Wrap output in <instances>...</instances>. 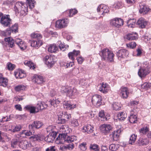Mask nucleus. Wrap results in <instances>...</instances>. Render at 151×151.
I'll list each match as a JSON object with an SVG mask.
<instances>
[{
  "label": "nucleus",
  "mask_w": 151,
  "mask_h": 151,
  "mask_svg": "<svg viewBox=\"0 0 151 151\" xmlns=\"http://www.w3.org/2000/svg\"><path fill=\"white\" fill-rule=\"evenodd\" d=\"M110 24L111 25L119 28L124 24L123 20L120 18H115L111 20Z\"/></svg>",
  "instance_id": "obj_5"
},
{
  "label": "nucleus",
  "mask_w": 151,
  "mask_h": 151,
  "mask_svg": "<svg viewBox=\"0 0 151 151\" xmlns=\"http://www.w3.org/2000/svg\"><path fill=\"white\" fill-rule=\"evenodd\" d=\"M118 119L120 121H123L127 116V114L125 112H122L117 114Z\"/></svg>",
  "instance_id": "obj_37"
},
{
  "label": "nucleus",
  "mask_w": 151,
  "mask_h": 151,
  "mask_svg": "<svg viewBox=\"0 0 151 151\" xmlns=\"http://www.w3.org/2000/svg\"><path fill=\"white\" fill-rule=\"evenodd\" d=\"M25 87L23 85H19L16 86L15 88V90L17 91H19L25 90Z\"/></svg>",
  "instance_id": "obj_58"
},
{
  "label": "nucleus",
  "mask_w": 151,
  "mask_h": 151,
  "mask_svg": "<svg viewBox=\"0 0 151 151\" xmlns=\"http://www.w3.org/2000/svg\"><path fill=\"white\" fill-rule=\"evenodd\" d=\"M89 149L91 151H99L100 148L96 144H91L89 146Z\"/></svg>",
  "instance_id": "obj_40"
},
{
  "label": "nucleus",
  "mask_w": 151,
  "mask_h": 151,
  "mask_svg": "<svg viewBox=\"0 0 151 151\" xmlns=\"http://www.w3.org/2000/svg\"><path fill=\"white\" fill-rule=\"evenodd\" d=\"M20 141H19L17 139L13 140L11 142V146L13 148H16L17 146L19 145V143H20Z\"/></svg>",
  "instance_id": "obj_45"
},
{
  "label": "nucleus",
  "mask_w": 151,
  "mask_h": 151,
  "mask_svg": "<svg viewBox=\"0 0 151 151\" xmlns=\"http://www.w3.org/2000/svg\"><path fill=\"white\" fill-rule=\"evenodd\" d=\"M129 54L128 51L125 49H121L119 50L116 53V55L119 59L122 58L127 57Z\"/></svg>",
  "instance_id": "obj_15"
},
{
  "label": "nucleus",
  "mask_w": 151,
  "mask_h": 151,
  "mask_svg": "<svg viewBox=\"0 0 151 151\" xmlns=\"http://www.w3.org/2000/svg\"><path fill=\"white\" fill-rule=\"evenodd\" d=\"M136 22L135 19H129L127 22V25L129 27H135Z\"/></svg>",
  "instance_id": "obj_39"
},
{
  "label": "nucleus",
  "mask_w": 151,
  "mask_h": 151,
  "mask_svg": "<svg viewBox=\"0 0 151 151\" xmlns=\"http://www.w3.org/2000/svg\"><path fill=\"white\" fill-rule=\"evenodd\" d=\"M77 12V10L75 9H70L69 11V16L72 17L73 15L76 14Z\"/></svg>",
  "instance_id": "obj_61"
},
{
  "label": "nucleus",
  "mask_w": 151,
  "mask_h": 151,
  "mask_svg": "<svg viewBox=\"0 0 151 151\" xmlns=\"http://www.w3.org/2000/svg\"><path fill=\"white\" fill-rule=\"evenodd\" d=\"M65 134H59L58 137L56 139V142H57L58 143H62L63 140H64V137L65 136Z\"/></svg>",
  "instance_id": "obj_38"
},
{
  "label": "nucleus",
  "mask_w": 151,
  "mask_h": 151,
  "mask_svg": "<svg viewBox=\"0 0 151 151\" xmlns=\"http://www.w3.org/2000/svg\"><path fill=\"white\" fill-rule=\"evenodd\" d=\"M25 108L26 110L29 111L31 113H37V109H36V106L34 107L31 106L30 105H27L25 107Z\"/></svg>",
  "instance_id": "obj_36"
},
{
  "label": "nucleus",
  "mask_w": 151,
  "mask_h": 151,
  "mask_svg": "<svg viewBox=\"0 0 151 151\" xmlns=\"http://www.w3.org/2000/svg\"><path fill=\"white\" fill-rule=\"evenodd\" d=\"M97 11L98 12L101 13V14L104 15L105 13H107L109 12V8L104 5L101 4L98 6Z\"/></svg>",
  "instance_id": "obj_18"
},
{
  "label": "nucleus",
  "mask_w": 151,
  "mask_h": 151,
  "mask_svg": "<svg viewBox=\"0 0 151 151\" xmlns=\"http://www.w3.org/2000/svg\"><path fill=\"white\" fill-rule=\"evenodd\" d=\"M19 146L22 149L25 150L27 149L32 147L31 143L27 140L20 141V143L19 144Z\"/></svg>",
  "instance_id": "obj_16"
},
{
  "label": "nucleus",
  "mask_w": 151,
  "mask_h": 151,
  "mask_svg": "<svg viewBox=\"0 0 151 151\" xmlns=\"http://www.w3.org/2000/svg\"><path fill=\"white\" fill-rule=\"evenodd\" d=\"M58 50V47L55 44H51L50 45L48 48V51L51 53H55Z\"/></svg>",
  "instance_id": "obj_33"
},
{
  "label": "nucleus",
  "mask_w": 151,
  "mask_h": 151,
  "mask_svg": "<svg viewBox=\"0 0 151 151\" xmlns=\"http://www.w3.org/2000/svg\"><path fill=\"white\" fill-rule=\"evenodd\" d=\"M113 108L115 110H119L120 109V107L118 105V103H114L113 104Z\"/></svg>",
  "instance_id": "obj_62"
},
{
  "label": "nucleus",
  "mask_w": 151,
  "mask_h": 151,
  "mask_svg": "<svg viewBox=\"0 0 151 151\" xmlns=\"http://www.w3.org/2000/svg\"><path fill=\"white\" fill-rule=\"evenodd\" d=\"M146 65L141 68L138 72L139 76L142 78L145 77L150 72V68L148 65Z\"/></svg>",
  "instance_id": "obj_4"
},
{
  "label": "nucleus",
  "mask_w": 151,
  "mask_h": 151,
  "mask_svg": "<svg viewBox=\"0 0 151 151\" xmlns=\"http://www.w3.org/2000/svg\"><path fill=\"white\" fill-rule=\"evenodd\" d=\"M139 12L143 14H146L150 11L149 7L143 3H141L139 4Z\"/></svg>",
  "instance_id": "obj_10"
},
{
  "label": "nucleus",
  "mask_w": 151,
  "mask_h": 151,
  "mask_svg": "<svg viewBox=\"0 0 151 151\" xmlns=\"http://www.w3.org/2000/svg\"><path fill=\"white\" fill-rule=\"evenodd\" d=\"M8 80L7 78L3 77L1 74H0V84L1 86L4 87H6L8 85Z\"/></svg>",
  "instance_id": "obj_27"
},
{
  "label": "nucleus",
  "mask_w": 151,
  "mask_h": 151,
  "mask_svg": "<svg viewBox=\"0 0 151 151\" xmlns=\"http://www.w3.org/2000/svg\"><path fill=\"white\" fill-rule=\"evenodd\" d=\"M63 91L65 93H66L67 96L73 98L72 96L74 95L76 90V89L70 88H65Z\"/></svg>",
  "instance_id": "obj_20"
},
{
  "label": "nucleus",
  "mask_w": 151,
  "mask_h": 151,
  "mask_svg": "<svg viewBox=\"0 0 151 151\" xmlns=\"http://www.w3.org/2000/svg\"><path fill=\"white\" fill-rule=\"evenodd\" d=\"M53 58V56L46 55L43 58V60L48 67H51L54 64L55 62Z\"/></svg>",
  "instance_id": "obj_8"
},
{
  "label": "nucleus",
  "mask_w": 151,
  "mask_h": 151,
  "mask_svg": "<svg viewBox=\"0 0 151 151\" xmlns=\"http://www.w3.org/2000/svg\"><path fill=\"white\" fill-rule=\"evenodd\" d=\"M4 40L7 43L10 47L12 48L14 46V41L11 37H9L5 38Z\"/></svg>",
  "instance_id": "obj_32"
},
{
  "label": "nucleus",
  "mask_w": 151,
  "mask_h": 151,
  "mask_svg": "<svg viewBox=\"0 0 151 151\" xmlns=\"http://www.w3.org/2000/svg\"><path fill=\"white\" fill-rule=\"evenodd\" d=\"M58 43L59 44V47L60 49L62 51H64L65 50V46L64 45L62 44L60 41H59Z\"/></svg>",
  "instance_id": "obj_64"
},
{
  "label": "nucleus",
  "mask_w": 151,
  "mask_h": 151,
  "mask_svg": "<svg viewBox=\"0 0 151 151\" xmlns=\"http://www.w3.org/2000/svg\"><path fill=\"white\" fill-rule=\"evenodd\" d=\"M86 143L83 142L79 145V147L81 150L83 151H85L86 149Z\"/></svg>",
  "instance_id": "obj_60"
},
{
  "label": "nucleus",
  "mask_w": 151,
  "mask_h": 151,
  "mask_svg": "<svg viewBox=\"0 0 151 151\" xmlns=\"http://www.w3.org/2000/svg\"><path fill=\"white\" fill-rule=\"evenodd\" d=\"M27 1L30 8L31 9L34 8L35 3L34 0H27Z\"/></svg>",
  "instance_id": "obj_53"
},
{
  "label": "nucleus",
  "mask_w": 151,
  "mask_h": 151,
  "mask_svg": "<svg viewBox=\"0 0 151 151\" xmlns=\"http://www.w3.org/2000/svg\"><path fill=\"white\" fill-rule=\"evenodd\" d=\"M102 98L101 96L99 95L93 96L92 98L91 102L94 106L98 107L101 104Z\"/></svg>",
  "instance_id": "obj_6"
},
{
  "label": "nucleus",
  "mask_w": 151,
  "mask_h": 151,
  "mask_svg": "<svg viewBox=\"0 0 151 151\" xmlns=\"http://www.w3.org/2000/svg\"><path fill=\"white\" fill-rule=\"evenodd\" d=\"M15 76L17 78H22L24 77L25 75L24 74V71H21V72H17L15 73Z\"/></svg>",
  "instance_id": "obj_44"
},
{
  "label": "nucleus",
  "mask_w": 151,
  "mask_h": 151,
  "mask_svg": "<svg viewBox=\"0 0 151 151\" xmlns=\"http://www.w3.org/2000/svg\"><path fill=\"white\" fill-rule=\"evenodd\" d=\"M137 24L139 28H145L147 24V22L143 18H140L137 21Z\"/></svg>",
  "instance_id": "obj_22"
},
{
  "label": "nucleus",
  "mask_w": 151,
  "mask_h": 151,
  "mask_svg": "<svg viewBox=\"0 0 151 151\" xmlns=\"http://www.w3.org/2000/svg\"><path fill=\"white\" fill-rule=\"evenodd\" d=\"M43 125V123L39 121H35L33 122L29 126V129L33 130L34 128L36 129H39L41 128Z\"/></svg>",
  "instance_id": "obj_12"
},
{
  "label": "nucleus",
  "mask_w": 151,
  "mask_h": 151,
  "mask_svg": "<svg viewBox=\"0 0 151 151\" xmlns=\"http://www.w3.org/2000/svg\"><path fill=\"white\" fill-rule=\"evenodd\" d=\"M127 47L131 49L134 48L137 45L136 42H132L126 44Z\"/></svg>",
  "instance_id": "obj_51"
},
{
  "label": "nucleus",
  "mask_w": 151,
  "mask_h": 151,
  "mask_svg": "<svg viewBox=\"0 0 151 151\" xmlns=\"http://www.w3.org/2000/svg\"><path fill=\"white\" fill-rule=\"evenodd\" d=\"M47 107V105L44 102L38 103L36 106L37 112H38L39 110L46 108Z\"/></svg>",
  "instance_id": "obj_29"
},
{
  "label": "nucleus",
  "mask_w": 151,
  "mask_h": 151,
  "mask_svg": "<svg viewBox=\"0 0 151 151\" xmlns=\"http://www.w3.org/2000/svg\"><path fill=\"white\" fill-rule=\"evenodd\" d=\"M99 116L100 117L101 121H106L107 119L106 117L105 116L104 111L101 110L99 113Z\"/></svg>",
  "instance_id": "obj_48"
},
{
  "label": "nucleus",
  "mask_w": 151,
  "mask_h": 151,
  "mask_svg": "<svg viewBox=\"0 0 151 151\" xmlns=\"http://www.w3.org/2000/svg\"><path fill=\"white\" fill-rule=\"evenodd\" d=\"M58 116L57 122L58 123L60 124H64L71 117V114H68L66 112L63 113L60 112V114L58 115Z\"/></svg>",
  "instance_id": "obj_3"
},
{
  "label": "nucleus",
  "mask_w": 151,
  "mask_h": 151,
  "mask_svg": "<svg viewBox=\"0 0 151 151\" xmlns=\"http://www.w3.org/2000/svg\"><path fill=\"white\" fill-rule=\"evenodd\" d=\"M80 53L79 50H74L72 52H70L68 55V57L69 58L71 59L72 60H74V57H76Z\"/></svg>",
  "instance_id": "obj_25"
},
{
  "label": "nucleus",
  "mask_w": 151,
  "mask_h": 151,
  "mask_svg": "<svg viewBox=\"0 0 151 151\" xmlns=\"http://www.w3.org/2000/svg\"><path fill=\"white\" fill-rule=\"evenodd\" d=\"M15 42L22 50H24L26 48V46L25 43L21 39L19 38L16 39Z\"/></svg>",
  "instance_id": "obj_19"
},
{
  "label": "nucleus",
  "mask_w": 151,
  "mask_h": 151,
  "mask_svg": "<svg viewBox=\"0 0 151 151\" xmlns=\"http://www.w3.org/2000/svg\"><path fill=\"white\" fill-rule=\"evenodd\" d=\"M126 39L128 40H136L138 38V36L137 35H135L132 34H129L127 35L126 37Z\"/></svg>",
  "instance_id": "obj_41"
},
{
  "label": "nucleus",
  "mask_w": 151,
  "mask_h": 151,
  "mask_svg": "<svg viewBox=\"0 0 151 151\" xmlns=\"http://www.w3.org/2000/svg\"><path fill=\"white\" fill-rule=\"evenodd\" d=\"M68 23L67 19L59 20L56 22L55 26L58 28H62L65 27Z\"/></svg>",
  "instance_id": "obj_14"
},
{
  "label": "nucleus",
  "mask_w": 151,
  "mask_h": 151,
  "mask_svg": "<svg viewBox=\"0 0 151 151\" xmlns=\"http://www.w3.org/2000/svg\"><path fill=\"white\" fill-rule=\"evenodd\" d=\"M9 29L11 30L12 32H17L18 30V25L17 24H15L11 28Z\"/></svg>",
  "instance_id": "obj_57"
},
{
  "label": "nucleus",
  "mask_w": 151,
  "mask_h": 151,
  "mask_svg": "<svg viewBox=\"0 0 151 151\" xmlns=\"http://www.w3.org/2000/svg\"><path fill=\"white\" fill-rule=\"evenodd\" d=\"M57 133L55 132H50L47 137L44 138V140L48 142H52L56 137Z\"/></svg>",
  "instance_id": "obj_13"
},
{
  "label": "nucleus",
  "mask_w": 151,
  "mask_h": 151,
  "mask_svg": "<svg viewBox=\"0 0 151 151\" xmlns=\"http://www.w3.org/2000/svg\"><path fill=\"white\" fill-rule=\"evenodd\" d=\"M120 95L123 99H127L128 96L129 91L128 88L123 86L120 89Z\"/></svg>",
  "instance_id": "obj_11"
},
{
  "label": "nucleus",
  "mask_w": 151,
  "mask_h": 151,
  "mask_svg": "<svg viewBox=\"0 0 151 151\" xmlns=\"http://www.w3.org/2000/svg\"><path fill=\"white\" fill-rule=\"evenodd\" d=\"M98 87L99 88V90L102 93H106L108 92V85L106 83L104 84L103 83L99 85Z\"/></svg>",
  "instance_id": "obj_21"
},
{
  "label": "nucleus",
  "mask_w": 151,
  "mask_h": 151,
  "mask_svg": "<svg viewBox=\"0 0 151 151\" xmlns=\"http://www.w3.org/2000/svg\"><path fill=\"white\" fill-rule=\"evenodd\" d=\"M99 55L101 58L102 60L112 62L114 61V55L108 49L105 48L100 52Z\"/></svg>",
  "instance_id": "obj_1"
},
{
  "label": "nucleus",
  "mask_w": 151,
  "mask_h": 151,
  "mask_svg": "<svg viewBox=\"0 0 151 151\" xmlns=\"http://www.w3.org/2000/svg\"><path fill=\"white\" fill-rule=\"evenodd\" d=\"M93 127L90 124H87L84 126L82 129V131L84 132L90 133L92 132Z\"/></svg>",
  "instance_id": "obj_23"
},
{
  "label": "nucleus",
  "mask_w": 151,
  "mask_h": 151,
  "mask_svg": "<svg viewBox=\"0 0 151 151\" xmlns=\"http://www.w3.org/2000/svg\"><path fill=\"white\" fill-rule=\"evenodd\" d=\"M137 116L136 115V113H132L130 114V116L129 117V120L131 123H135L137 121Z\"/></svg>",
  "instance_id": "obj_31"
},
{
  "label": "nucleus",
  "mask_w": 151,
  "mask_h": 151,
  "mask_svg": "<svg viewBox=\"0 0 151 151\" xmlns=\"http://www.w3.org/2000/svg\"><path fill=\"white\" fill-rule=\"evenodd\" d=\"M148 143L149 140L147 139L140 138L137 141L138 145L139 146L145 145Z\"/></svg>",
  "instance_id": "obj_34"
},
{
  "label": "nucleus",
  "mask_w": 151,
  "mask_h": 151,
  "mask_svg": "<svg viewBox=\"0 0 151 151\" xmlns=\"http://www.w3.org/2000/svg\"><path fill=\"white\" fill-rule=\"evenodd\" d=\"M63 104L64 108H66L69 110L73 109L76 107V104H72L71 103H69L68 101L64 102Z\"/></svg>",
  "instance_id": "obj_26"
},
{
  "label": "nucleus",
  "mask_w": 151,
  "mask_h": 151,
  "mask_svg": "<svg viewBox=\"0 0 151 151\" xmlns=\"http://www.w3.org/2000/svg\"><path fill=\"white\" fill-rule=\"evenodd\" d=\"M11 20L9 15H2L1 17L0 22L4 26L7 27L10 24Z\"/></svg>",
  "instance_id": "obj_7"
},
{
  "label": "nucleus",
  "mask_w": 151,
  "mask_h": 151,
  "mask_svg": "<svg viewBox=\"0 0 151 151\" xmlns=\"http://www.w3.org/2000/svg\"><path fill=\"white\" fill-rule=\"evenodd\" d=\"M65 136L64 137V142L68 143H71L74 140H76V136H73L71 137L68 136L66 134H65Z\"/></svg>",
  "instance_id": "obj_24"
},
{
  "label": "nucleus",
  "mask_w": 151,
  "mask_h": 151,
  "mask_svg": "<svg viewBox=\"0 0 151 151\" xmlns=\"http://www.w3.org/2000/svg\"><path fill=\"white\" fill-rule=\"evenodd\" d=\"M70 123L71 126L73 127H77L79 124L78 120L74 118L71 119Z\"/></svg>",
  "instance_id": "obj_46"
},
{
  "label": "nucleus",
  "mask_w": 151,
  "mask_h": 151,
  "mask_svg": "<svg viewBox=\"0 0 151 151\" xmlns=\"http://www.w3.org/2000/svg\"><path fill=\"white\" fill-rule=\"evenodd\" d=\"M32 80L33 82L38 84H41L45 82V79L41 76L34 75Z\"/></svg>",
  "instance_id": "obj_17"
},
{
  "label": "nucleus",
  "mask_w": 151,
  "mask_h": 151,
  "mask_svg": "<svg viewBox=\"0 0 151 151\" xmlns=\"http://www.w3.org/2000/svg\"><path fill=\"white\" fill-rule=\"evenodd\" d=\"M112 127L109 124H104L100 127L101 132L105 134H108L111 130Z\"/></svg>",
  "instance_id": "obj_9"
},
{
  "label": "nucleus",
  "mask_w": 151,
  "mask_h": 151,
  "mask_svg": "<svg viewBox=\"0 0 151 151\" xmlns=\"http://www.w3.org/2000/svg\"><path fill=\"white\" fill-rule=\"evenodd\" d=\"M30 138H32L34 141H40L44 140L45 137L42 134H38L34 135L31 136Z\"/></svg>",
  "instance_id": "obj_28"
},
{
  "label": "nucleus",
  "mask_w": 151,
  "mask_h": 151,
  "mask_svg": "<svg viewBox=\"0 0 151 151\" xmlns=\"http://www.w3.org/2000/svg\"><path fill=\"white\" fill-rule=\"evenodd\" d=\"M137 138V135L135 134H132L130 136L129 143V144L131 145L133 144L136 140Z\"/></svg>",
  "instance_id": "obj_43"
},
{
  "label": "nucleus",
  "mask_w": 151,
  "mask_h": 151,
  "mask_svg": "<svg viewBox=\"0 0 151 151\" xmlns=\"http://www.w3.org/2000/svg\"><path fill=\"white\" fill-rule=\"evenodd\" d=\"M21 10L24 12H27L28 10V6L27 5L22 3Z\"/></svg>",
  "instance_id": "obj_59"
},
{
  "label": "nucleus",
  "mask_w": 151,
  "mask_h": 151,
  "mask_svg": "<svg viewBox=\"0 0 151 151\" xmlns=\"http://www.w3.org/2000/svg\"><path fill=\"white\" fill-rule=\"evenodd\" d=\"M11 34V31L9 29H7L5 31H2L1 32V34L2 36H6L9 35Z\"/></svg>",
  "instance_id": "obj_56"
},
{
  "label": "nucleus",
  "mask_w": 151,
  "mask_h": 151,
  "mask_svg": "<svg viewBox=\"0 0 151 151\" xmlns=\"http://www.w3.org/2000/svg\"><path fill=\"white\" fill-rule=\"evenodd\" d=\"M141 87L142 88L147 90L151 88V83L145 82L141 85Z\"/></svg>",
  "instance_id": "obj_47"
},
{
  "label": "nucleus",
  "mask_w": 151,
  "mask_h": 151,
  "mask_svg": "<svg viewBox=\"0 0 151 151\" xmlns=\"http://www.w3.org/2000/svg\"><path fill=\"white\" fill-rule=\"evenodd\" d=\"M7 69L9 70H13L15 67V65L10 62H8L6 65Z\"/></svg>",
  "instance_id": "obj_50"
},
{
  "label": "nucleus",
  "mask_w": 151,
  "mask_h": 151,
  "mask_svg": "<svg viewBox=\"0 0 151 151\" xmlns=\"http://www.w3.org/2000/svg\"><path fill=\"white\" fill-rule=\"evenodd\" d=\"M21 127L20 126H17L13 129V132H16L20 130Z\"/></svg>",
  "instance_id": "obj_63"
},
{
  "label": "nucleus",
  "mask_w": 151,
  "mask_h": 151,
  "mask_svg": "<svg viewBox=\"0 0 151 151\" xmlns=\"http://www.w3.org/2000/svg\"><path fill=\"white\" fill-rule=\"evenodd\" d=\"M139 131L140 133L142 134H145L148 132L149 128L147 126L144 127L140 129Z\"/></svg>",
  "instance_id": "obj_49"
},
{
  "label": "nucleus",
  "mask_w": 151,
  "mask_h": 151,
  "mask_svg": "<svg viewBox=\"0 0 151 151\" xmlns=\"http://www.w3.org/2000/svg\"><path fill=\"white\" fill-rule=\"evenodd\" d=\"M32 38L35 40L32 41L31 46L33 47L38 48L42 44V42L41 40L42 38V35L37 33H34L31 35Z\"/></svg>",
  "instance_id": "obj_2"
},
{
  "label": "nucleus",
  "mask_w": 151,
  "mask_h": 151,
  "mask_svg": "<svg viewBox=\"0 0 151 151\" xmlns=\"http://www.w3.org/2000/svg\"><path fill=\"white\" fill-rule=\"evenodd\" d=\"M74 147V145L73 143L67 145H61L60 149L62 151H65L67 150H72Z\"/></svg>",
  "instance_id": "obj_30"
},
{
  "label": "nucleus",
  "mask_w": 151,
  "mask_h": 151,
  "mask_svg": "<svg viewBox=\"0 0 151 151\" xmlns=\"http://www.w3.org/2000/svg\"><path fill=\"white\" fill-rule=\"evenodd\" d=\"M50 101L51 105L53 106L54 107H57L58 106L57 104L60 102V100L58 99H53Z\"/></svg>",
  "instance_id": "obj_42"
},
{
  "label": "nucleus",
  "mask_w": 151,
  "mask_h": 151,
  "mask_svg": "<svg viewBox=\"0 0 151 151\" xmlns=\"http://www.w3.org/2000/svg\"><path fill=\"white\" fill-rule=\"evenodd\" d=\"M119 131H114L110 135V137L113 139L114 141H117L119 137V133L118 132Z\"/></svg>",
  "instance_id": "obj_35"
},
{
  "label": "nucleus",
  "mask_w": 151,
  "mask_h": 151,
  "mask_svg": "<svg viewBox=\"0 0 151 151\" xmlns=\"http://www.w3.org/2000/svg\"><path fill=\"white\" fill-rule=\"evenodd\" d=\"M29 131L27 130H24L23 131L22 134H25L27 136H30L31 135H32V133H34V129L33 130H30Z\"/></svg>",
  "instance_id": "obj_55"
},
{
  "label": "nucleus",
  "mask_w": 151,
  "mask_h": 151,
  "mask_svg": "<svg viewBox=\"0 0 151 151\" xmlns=\"http://www.w3.org/2000/svg\"><path fill=\"white\" fill-rule=\"evenodd\" d=\"M24 64L25 65H28L30 68H32L33 69H34L35 67L33 64L32 62L28 60H26L24 62Z\"/></svg>",
  "instance_id": "obj_54"
},
{
  "label": "nucleus",
  "mask_w": 151,
  "mask_h": 151,
  "mask_svg": "<svg viewBox=\"0 0 151 151\" xmlns=\"http://www.w3.org/2000/svg\"><path fill=\"white\" fill-rule=\"evenodd\" d=\"M119 147L118 145H116L114 144H111L109 146V148L110 150L112 151H116Z\"/></svg>",
  "instance_id": "obj_52"
}]
</instances>
